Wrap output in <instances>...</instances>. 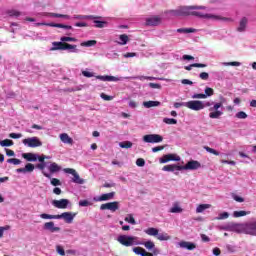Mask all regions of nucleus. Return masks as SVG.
I'll use <instances>...</instances> for the list:
<instances>
[{"mask_svg": "<svg viewBox=\"0 0 256 256\" xmlns=\"http://www.w3.org/2000/svg\"><path fill=\"white\" fill-rule=\"evenodd\" d=\"M138 245H143L145 246V248L148 250V251H153V249H155V243L151 240H148L146 242H142L139 240V244Z\"/></svg>", "mask_w": 256, "mask_h": 256, "instance_id": "obj_32", "label": "nucleus"}, {"mask_svg": "<svg viewBox=\"0 0 256 256\" xmlns=\"http://www.w3.org/2000/svg\"><path fill=\"white\" fill-rule=\"evenodd\" d=\"M176 31H177V33H184V34L197 33V29H195V28H179Z\"/></svg>", "mask_w": 256, "mask_h": 256, "instance_id": "obj_40", "label": "nucleus"}, {"mask_svg": "<svg viewBox=\"0 0 256 256\" xmlns=\"http://www.w3.org/2000/svg\"><path fill=\"white\" fill-rule=\"evenodd\" d=\"M50 51H65V42H52Z\"/></svg>", "mask_w": 256, "mask_h": 256, "instance_id": "obj_23", "label": "nucleus"}, {"mask_svg": "<svg viewBox=\"0 0 256 256\" xmlns=\"http://www.w3.org/2000/svg\"><path fill=\"white\" fill-rule=\"evenodd\" d=\"M200 79H202V81H207L209 79V73L207 72H202L199 74Z\"/></svg>", "mask_w": 256, "mask_h": 256, "instance_id": "obj_63", "label": "nucleus"}, {"mask_svg": "<svg viewBox=\"0 0 256 256\" xmlns=\"http://www.w3.org/2000/svg\"><path fill=\"white\" fill-rule=\"evenodd\" d=\"M129 42V36L127 34H121L118 36V40L115 41L117 45H127Z\"/></svg>", "mask_w": 256, "mask_h": 256, "instance_id": "obj_29", "label": "nucleus"}, {"mask_svg": "<svg viewBox=\"0 0 256 256\" xmlns=\"http://www.w3.org/2000/svg\"><path fill=\"white\" fill-rule=\"evenodd\" d=\"M24 169L26 173H33V171H35V166L31 163H28L25 165Z\"/></svg>", "mask_w": 256, "mask_h": 256, "instance_id": "obj_53", "label": "nucleus"}, {"mask_svg": "<svg viewBox=\"0 0 256 256\" xmlns=\"http://www.w3.org/2000/svg\"><path fill=\"white\" fill-rule=\"evenodd\" d=\"M23 159H26V161H30L35 163V161H37V159H39V154H35V153H23L22 154Z\"/></svg>", "mask_w": 256, "mask_h": 256, "instance_id": "obj_22", "label": "nucleus"}, {"mask_svg": "<svg viewBox=\"0 0 256 256\" xmlns=\"http://www.w3.org/2000/svg\"><path fill=\"white\" fill-rule=\"evenodd\" d=\"M52 205L56 209H67V207H71V201L69 199L53 200Z\"/></svg>", "mask_w": 256, "mask_h": 256, "instance_id": "obj_11", "label": "nucleus"}, {"mask_svg": "<svg viewBox=\"0 0 256 256\" xmlns=\"http://www.w3.org/2000/svg\"><path fill=\"white\" fill-rule=\"evenodd\" d=\"M193 67H197V68H205L207 67V64H201V63H194V64H190L189 66H185L184 69L186 71H191V69H193Z\"/></svg>", "mask_w": 256, "mask_h": 256, "instance_id": "obj_38", "label": "nucleus"}, {"mask_svg": "<svg viewBox=\"0 0 256 256\" xmlns=\"http://www.w3.org/2000/svg\"><path fill=\"white\" fill-rule=\"evenodd\" d=\"M136 165H137V167H145V159H143V158H138V159L136 160Z\"/></svg>", "mask_w": 256, "mask_h": 256, "instance_id": "obj_61", "label": "nucleus"}, {"mask_svg": "<svg viewBox=\"0 0 256 256\" xmlns=\"http://www.w3.org/2000/svg\"><path fill=\"white\" fill-rule=\"evenodd\" d=\"M95 45H97L96 40H88V41L81 42L80 44L81 47H95Z\"/></svg>", "mask_w": 256, "mask_h": 256, "instance_id": "obj_42", "label": "nucleus"}, {"mask_svg": "<svg viewBox=\"0 0 256 256\" xmlns=\"http://www.w3.org/2000/svg\"><path fill=\"white\" fill-rule=\"evenodd\" d=\"M169 213H183V208L175 202L169 210Z\"/></svg>", "mask_w": 256, "mask_h": 256, "instance_id": "obj_36", "label": "nucleus"}, {"mask_svg": "<svg viewBox=\"0 0 256 256\" xmlns=\"http://www.w3.org/2000/svg\"><path fill=\"white\" fill-rule=\"evenodd\" d=\"M94 23H95V27H97V29H103V27H105L107 25V22L99 21V20H94Z\"/></svg>", "mask_w": 256, "mask_h": 256, "instance_id": "obj_52", "label": "nucleus"}, {"mask_svg": "<svg viewBox=\"0 0 256 256\" xmlns=\"http://www.w3.org/2000/svg\"><path fill=\"white\" fill-rule=\"evenodd\" d=\"M143 107H145V109H151V107H159L161 105V102L159 101H144L142 103Z\"/></svg>", "mask_w": 256, "mask_h": 256, "instance_id": "obj_30", "label": "nucleus"}, {"mask_svg": "<svg viewBox=\"0 0 256 256\" xmlns=\"http://www.w3.org/2000/svg\"><path fill=\"white\" fill-rule=\"evenodd\" d=\"M182 166H179L177 164H170L166 165L162 168V171H168V172H173V171H183Z\"/></svg>", "mask_w": 256, "mask_h": 256, "instance_id": "obj_28", "label": "nucleus"}, {"mask_svg": "<svg viewBox=\"0 0 256 256\" xmlns=\"http://www.w3.org/2000/svg\"><path fill=\"white\" fill-rule=\"evenodd\" d=\"M204 149H205V151H207V153H211L212 155H216V156L220 155L219 151H217L209 146H204Z\"/></svg>", "mask_w": 256, "mask_h": 256, "instance_id": "obj_51", "label": "nucleus"}, {"mask_svg": "<svg viewBox=\"0 0 256 256\" xmlns=\"http://www.w3.org/2000/svg\"><path fill=\"white\" fill-rule=\"evenodd\" d=\"M138 79L140 81H144V79H146L147 81H156V79H159L160 81H165V78H157L153 76H139Z\"/></svg>", "mask_w": 256, "mask_h": 256, "instance_id": "obj_43", "label": "nucleus"}, {"mask_svg": "<svg viewBox=\"0 0 256 256\" xmlns=\"http://www.w3.org/2000/svg\"><path fill=\"white\" fill-rule=\"evenodd\" d=\"M144 143H161L163 142V136L159 134H147L143 136Z\"/></svg>", "mask_w": 256, "mask_h": 256, "instance_id": "obj_8", "label": "nucleus"}, {"mask_svg": "<svg viewBox=\"0 0 256 256\" xmlns=\"http://www.w3.org/2000/svg\"><path fill=\"white\" fill-rule=\"evenodd\" d=\"M56 252L58 255L65 256V249H63V246L61 245L56 246Z\"/></svg>", "mask_w": 256, "mask_h": 256, "instance_id": "obj_60", "label": "nucleus"}, {"mask_svg": "<svg viewBox=\"0 0 256 256\" xmlns=\"http://www.w3.org/2000/svg\"><path fill=\"white\" fill-rule=\"evenodd\" d=\"M133 253H135V255H140V256H153V253H149L146 252L145 249L141 248V247H134L132 249Z\"/></svg>", "mask_w": 256, "mask_h": 256, "instance_id": "obj_27", "label": "nucleus"}, {"mask_svg": "<svg viewBox=\"0 0 256 256\" xmlns=\"http://www.w3.org/2000/svg\"><path fill=\"white\" fill-rule=\"evenodd\" d=\"M101 211H112V213H115V211H117L119 209V202L114 201V202H108L105 204H102L100 206Z\"/></svg>", "mask_w": 256, "mask_h": 256, "instance_id": "obj_14", "label": "nucleus"}, {"mask_svg": "<svg viewBox=\"0 0 256 256\" xmlns=\"http://www.w3.org/2000/svg\"><path fill=\"white\" fill-rule=\"evenodd\" d=\"M200 167L201 163H199V161L191 160L185 166H182L179 169H182V171H195L197 169H200Z\"/></svg>", "mask_w": 256, "mask_h": 256, "instance_id": "obj_12", "label": "nucleus"}, {"mask_svg": "<svg viewBox=\"0 0 256 256\" xmlns=\"http://www.w3.org/2000/svg\"><path fill=\"white\" fill-rule=\"evenodd\" d=\"M96 79H99V81H113V82H117V81H122L123 78H119V77H115V76H96Z\"/></svg>", "mask_w": 256, "mask_h": 256, "instance_id": "obj_25", "label": "nucleus"}, {"mask_svg": "<svg viewBox=\"0 0 256 256\" xmlns=\"http://www.w3.org/2000/svg\"><path fill=\"white\" fill-rule=\"evenodd\" d=\"M163 123H166V125H177V119H175V118H164Z\"/></svg>", "mask_w": 256, "mask_h": 256, "instance_id": "obj_50", "label": "nucleus"}, {"mask_svg": "<svg viewBox=\"0 0 256 256\" xmlns=\"http://www.w3.org/2000/svg\"><path fill=\"white\" fill-rule=\"evenodd\" d=\"M63 172L68 173L69 175H73L72 183H76L77 185H83L85 183V180L79 176V173H77L76 169L64 168Z\"/></svg>", "mask_w": 256, "mask_h": 256, "instance_id": "obj_7", "label": "nucleus"}, {"mask_svg": "<svg viewBox=\"0 0 256 256\" xmlns=\"http://www.w3.org/2000/svg\"><path fill=\"white\" fill-rule=\"evenodd\" d=\"M215 91L213 88L206 87L204 90V94H194L192 95V99H207L208 97H213Z\"/></svg>", "mask_w": 256, "mask_h": 256, "instance_id": "obj_13", "label": "nucleus"}, {"mask_svg": "<svg viewBox=\"0 0 256 256\" xmlns=\"http://www.w3.org/2000/svg\"><path fill=\"white\" fill-rule=\"evenodd\" d=\"M174 107L175 109H179L180 107H187V109L193 111V100H190L188 102H175Z\"/></svg>", "mask_w": 256, "mask_h": 256, "instance_id": "obj_21", "label": "nucleus"}, {"mask_svg": "<svg viewBox=\"0 0 256 256\" xmlns=\"http://www.w3.org/2000/svg\"><path fill=\"white\" fill-rule=\"evenodd\" d=\"M156 237L158 241H169L171 239V236L167 233H158Z\"/></svg>", "mask_w": 256, "mask_h": 256, "instance_id": "obj_44", "label": "nucleus"}, {"mask_svg": "<svg viewBox=\"0 0 256 256\" xmlns=\"http://www.w3.org/2000/svg\"><path fill=\"white\" fill-rule=\"evenodd\" d=\"M215 219L216 221H223L225 219H229V213L228 212L220 213L218 217H216Z\"/></svg>", "mask_w": 256, "mask_h": 256, "instance_id": "obj_49", "label": "nucleus"}, {"mask_svg": "<svg viewBox=\"0 0 256 256\" xmlns=\"http://www.w3.org/2000/svg\"><path fill=\"white\" fill-rule=\"evenodd\" d=\"M11 229V226L6 225V226H1L0 227V239L1 237H3V234L5 233V231H9Z\"/></svg>", "mask_w": 256, "mask_h": 256, "instance_id": "obj_59", "label": "nucleus"}, {"mask_svg": "<svg viewBox=\"0 0 256 256\" xmlns=\"http://www.w3.org/2000/svg\"><path fill=\"white\" fill-rule=\"evenodd\" d=\"M225 101H226L225 98L222 97L220 99V102L215 103L213 105V107L209 108V111H210L209 117H210V119H219V117H221V115H223V111H221L219 109H221V107H223V103H225Z\"/></svg>", "mask_w": 256, "mask_h": 256, "instance_id": "obj_5", "label": "nucleus"}, {"mask_svg": "<svg viewBox=\"0 0 256 256\" xmlns=\"http://www.w3.org/2000/svg\"><path fill=\"white\" fill-rule=\"evenodd\" d=\"M236 119H247L248 115L244 111H239L235 114Z\"/></svg>", "mask_w": 256, "mask_h": 256, "instance_id": "obj_54", "label": "nucleus"}, {"mask_svg": "<svg viewBox=\"0 0 256 256\" xmlns=\"http://www.w3.org/2000/svg\"><path fill=\"white\" fill-rule=\"evenodd\" d=\"M43 229L50 231V233H59V231H61V227L55 226V222L53 221L44 223Z\"/></svg>", "mask_w": 256, "mask_h": 256, "instance_id": "obj_16", "label": "nucleus"}, {"mask_svg": "<svg viewBox=\"0 0 256 256\" xmlns=\"http://www.w3.org/2000/svg\"><path fill=\"white\" fill-rule=\"evenodd\" d=\"M246 215H251V211L240 210L233 212V217H235V219H239V217H246Z\"/></svg>", "mask_w": 256, "mask_h": 256, "instance_id": "obj_34", "label": "nucleus"}, {"mask_svg": "<svg viewBox=\"0 0 256 256\" xmlns=\"http://www.w3.org/2000/svg\"><path fill=\"white\" fill-rule=\"evenodd\" d=\"M211 105H213V102L193 100V111H203L205 107H211Z\"/></svg>", "mask_w": 256, "mask_h": 256, "instance_id": "obj_9", "label": "nucleus"}, {"mask_svg": "<svg viewBox=\"0 0 256 256\" xmlns=\"http://www.w3.org/2000/svg\"><path fill=\"white\" fill-rule=\"evenodd\" d=\"M50 173H58V171H61V166H59L57 163L53 162L48 167Z\"/></svg>", "mask_w": 256, "mask_h": 256, "instance_id": "obj_37", "label": "nucleus"}, {"mask_svg": "<svg viewBox=\"0 0 256 256\" xmlns=\"http://www.w3.org/2000/svg\"><path fill=\"white\" fill-rule=\"evenodd\" d=\"M9 137L11 138V139H21V137H23V134H21V133H10L9 134Z\"/></svg>", "mask_w": 256, "mask_h": 256, "instance_id": "obj_64", "label": "nucleus"}, {"mask_svg": "<svg viewBox=\"0 0 256 256\" xmlns=\"http://www.w3.org/2000/svg\"><path fill=\"white\" fill-rule=\"evenodd\" d=\"M126 223H130L131 225H136L137 222L135 221V218H133V215H129L125 218Z\"/></svg>", "mask_w": 256, "mask_h": 256, "instance_id": "obj_58", "label": "nucleus"}, {"mask_svg": "<svg viewBox=\"0 0 256 256\" xmlns=\"http://www.w3.org/2000/svg\"><path fill=\"white\" fill-rule=\"evenodd\" d=\"M0 145L1 147H11L13 146V140H10V139L2 140L0 141Z\"/></svg>", "mask_w": 256, "mask_h": 256, "instance_id": "obj_48", "label": "nucleus"}, {"mask_svg": "<svg viewBox=\"0 0 256 256\" xmlns=\"http://www.w3.org/2000/svg\"><path fill=\"white\" fill-rule=\"evenodd\" d=\"M60 141L64 143L65 145H73V138L69 136L67 133H62L59 135Z\"/></svg>", "mask_w": 256, "mask_h": 256, "instance_id": "obj_24", "label": "nucleus"}, {"mask_svg": "<svg viewBox=\"0 0 256 256\" xmlns=\"http://www.w3.org/2000/svg\"><path fill=\"white\" fill-rule=\"evenodd\" d=\"M198 10L199 9L192 10L191 15L194 16V17H198L199 19H205V14L206 13L199 12Z\"/></svg>", "mask_w": 256, "mask_h": 256, "instance_id": "obj_45", "label": "nucleus"}, {"mask_svg": "<svg viewBox=\"0 0 256 256\" xmlns=\"http://www.w3.org/2000/svg\"><path fill=\"white\" fill-rule=\"evenodd\" d=\"M144 233H146V235H149L150 237H157V235H159V230L157 228L151 227L144 230Z\"/></svg>", "mask_w": 256, "mask_h": 256, "instance_id": "obj_35", "label": "nucleus"}, {"mask_svg": "<svg viewBox=\"0 0 256 256\" xmlns=\"http://www.w3.org/2000/svg\"><path fill=\"white\" fill-rule=\"evenodd\" d=\"M223 231H232L233 233H244L256 237V220L248 223H230L222 227Z\"/></svg>", "mask_w": 256, "mask_h": 256, "instance_id": "obj_1", "label": "nucleus"}, {"mask_svg": "<svg viewBox=\"0 0 256 256\" xmlns=\"http://www.w3.org/2000/svg\"><path fill=\"white\" fill-rule=\"evenodd\" d=\"M225 248L228 251V253H235V251H237V246L235 245L226 244Z\"/></svg>", "mask_w": 256, "mask_h": 256, "instance_id": "obj_55", "label": "nucleus"}, {"mask_svg": "<svg viewBox=\"0 0 256 256\" xmlns=\"http://www.w3.org/2000/svg\"><path fill=\"white\" fill-rule=\"evenodd\" d=\"M113 197H115V192H110V193L102 194L97 199V201H111V199H113Z\"/></svg>", "mask_w": 256, "mask_h": 256, "instance_id": "obj_33", "label": "nucleus"}, {"mask_svg": "<svg viewBox=\"0 0 256 256\" xmlns=\"http://www.w3.org/2000/svg\"><path fill=\"white\" fill-rule=\"evenodd\" d=\"M195 9L205 10L207 9L206 6H182L176 10H172V15H175L176 17H187L191 15L192 11Z\"/></svg>", "mask_w": 256, "mask_h": 256, "instance_id": "obj_3", "label": "nucleus"}, {"mask_svg": "<svg viewBox=\"0 0 256 256\" xmlns=\"http://www.w3.org/2000/svg\"><path fill=\"white\" fill-rule=\"evenodd\" d=\"M123 247H133L139 245V237L129 235H119L116 239Z\"/></svg>", "mask_w": 256, "mask_h": 256, "instance_id": "obj_4", "label": "nucleus"}, {"mask_svg": "<svg viewBox=\"0 0 256 256\" xmlns=\"http://www.w3.org/2000/svg\"><path fill=\"white\" fill-rule=\"evenodd\" d=\"M204 19H211L212 21H223L224 23H233V18L223 17L217 14L206 13Z\"/></svg>", "mask_w": 256, "mask_h": 256, "instance_id": "obj_10", "label": "nucleus"}, {"mask_svg": "<svg viewBox=\"0 0 256 256\" xmlns=\"http://www.w3.org/2000/svg\"><path fill=\"white\" fill-rule=\"evenodd\" d=\"M82 75H83L84 77H88V78L95 77V73L89 72V71H87V70H83V71H82Z\"/></svg>", "mask_w": 256, "mask_h": 256, "instance_id": "obj_62", "label": "nucleus"}, {"mask_svg": "<svg viewBox=\"0 0 256 256\" xmlns=\"http://www.w3.org/2000/svg\"><path fill=\"white\" fill-rule=\"evenodd\" d=\"M206 209H211V204H200L196 208V213H203Z\"/></svg>", "mask_w": 256, "mask_h": 256, "instance_id": "obj_39", "label": "nucleus"}, {"mask_svg": "<svg viewBox=\"0 0 256 256\" xmlns=\"http://www.w3.org/2000/svg\"><path fill=\"white\" fill-rule=\"evenodd\" d=\"M44 177H47V179H51L50 183L51 185H53V187H60V185H62L61 180L57 179V178H51V174L46 173V172H42Z\"/></svg>", "mask_w": 256, "mask_h": 256, "instance_id": "obj_26", "label": "nucleus"}, {"mask_svg": "<svg viewBox=\"0 0 256 256\" xmlns=\"http://www.w3.org/2000/svg\"><path fill=\"white\" fill-rule=\"evenodd\" d=\"M146 25L149 27H157L161 25V18L159 16H152L146 19Z\"/></svg>", "mask_w": 256, "mask_h": 256, "instance_id": "obj_19", "label": "nucleus"}, {"mask_svg": "<svg viewBox=\"0 0 256 256\" xmlns=\"http://www.w3.org/2000/svg\"><path fill=\"white\" fill-rule=\"evenodd\" d=\"M181 249H187L188 251H193L197 249V245L193 242L181 241L178 243Z\"/></svg>", "mask_w": 256, "mask_h": 256, "instance_id": "obj_20", "label": "nucleus"}, {"mask_svg": "<svg viewBox=\"0 0 256 256\" xmlns=\"http://www.w3.org/2000/svg\"><path fill=\"white\" fill-rule=\"evenodd\" d=\"M60 41H62V43H77V38L63 36L60 38Z\"/></svg>", "mask_w": 256, "mask_h": 256, "instance_id": "obj_41", "label": "nucleus"}, {"mask_svg": "<svg viewBox=\"0 0 256 256\" xmlns=\"http://www.w3.org/2000/svg\"><path fill=\"white\" fill-rule=\"evenodd\" d=\"M23 145L25 147H31L32 149H35L36 147H41L43 145V142L37 137H30V138H25L22 140Z\"/></svg>", "mask_w": 256, "mask_h": 256, "instance_id": "obj_6", "label": "nucleus"}, {"mask_svg": "<svg viewBox=\"0 0 256 256\" xmlns=\"http://www.w3.org/2000/svg\"><path fill=\"white\" fill-rule=\"evenodd\" d=\"M64 51H69V53H79V49H77V45L65 43Z\"/></svg>", "mask_w": 256, "mask_h": 256, "instance_id": "obj_31", "label": "nucleus"}, {"mask_svg": "<svg viewBox=\"0 0 256 256\" xmlns=\"http://www.w3.org/2000/svg\"><path fill=\"white\" fill-rule=\"evenodd\" d=\"M34 25L35 27H41L44 25L45 27H56L58 29H73L72 26L64 25V24H55V23L39 22V23H35Z\"/></svg>", "mask_w": 256, "mask_h": 256, "instance_id": "obj_15", "label": "nucleus"}, {"mask_svg": "<svg viewBox=\"0 0 256 256\" xmlns=\"http://www.w3.org/2000/svg\"><path fill=\"white\" fill-rule=\"evenodd\" d=\"M8 15L9 17H19L21 15V12L17 10H9Z\"/></svg>", "mask_w": 256, "mask_h": 256, "instance_id": "obj_57", "label": "nucleus"}, {"mask_svg": "<svg viewBox=\"0 0 256 256\" xmlns=\"http://www.w3.org/2000/svg\"><path fill=\"white\" fill-rule=\"evenodd\" d=\"M247 25H249V18L243 17L240 19L236 30L238 33H245L247 31Z\"/></svg>", "mask_w": 256, "mask_h": 256, "instance_id": "obj_17", "label": "nucleus"}, {"mask_svg": "<svg viewBox=\"0 0 256 256\" xmlns=\"http://www.w3.org/2000/svg\"><path fill=\"white\" fill-rule=\"evenodd\" d=\"M75 217H77V213L75 212H63L62 214L57 215H51L46 213L40 214L41 219H63V221H65V223H67L68 225H71V223H73Z\"/></svg>", "mask_w": 256, "mask_h": 256, "instance_id": "obj_2", "label": "nucleus"}, {"mask_svg": "<svg viewBox=\"0 0 256 256\" xmlns=\"http://www.w3.org/2000/svg\"><path fill=\"white\" fill-rule=\"evenodd\" d=\"M7 163H10L12 165H21V160L17 158H10L7 160Z\"/></svg>", "mask_w": 256, "mask_h": 256, "instance_id": "obj_56", "label": "nucleus"}, {"mask_svg": "<svg viewBox=\"0 0 256 256\" xmlns=\"http://www.w3.org/2000/svg\"><path fill=\"white\" fill-rule=\"evenodd\" d=\"M169 161H181V157L176 154H166L160 158V163H169Z\"/></svg>", "mask_w": 256, "mask_h": 256, "instance_id": "obj_18", "label": "nucleus"}, {"mask_svg": "<svg viewBox=\"0 0 256 256\" xmlns=\"http://www.w3.org/2000/svg\"><path fill=\"white\" fill-rule=\"evenodd\" d=\"M224 67H241V62H222Z\"/></svg>", "mask_w": 256, "mask_h": 256, "instance_id": "obj_47", "label": "nucleus"}, {"mask_svg": "<svg viewBox=\"0 0 256 256\" xmlns=\"http://www.w3.org/2000/svg\"><path fill=\"white\" fill-rule=\"evenodd\" d=\"M119 147H121V149H131V147H133V143L131 141L120 142Z\"/></svg>", "mask_w": 256, "mask_h": 256, "instance_id": "obj_46", "label": "nucleus"}]
</instances>
